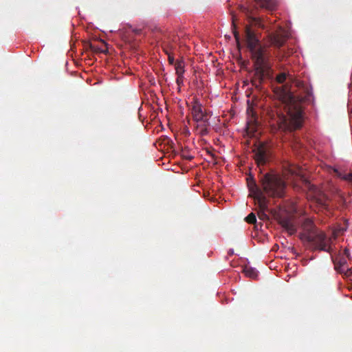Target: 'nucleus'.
<instances>
[{
	"mask_svg": "<svg viewBox=\"0 0 352 352\" xmlns=\"http://www.w3.org/2000/svg\"><path fill=\"white\" fill-rule=\"evenodd\" d=\"M280 107L276 109L272 125L283 131H293L302 126L303 112L302 98L296 97L287 87H280L275 89Z\"/></svg>",
	"mask_w": 352,
	"mask_h": 352,
	"instance_id": "obj_1",
	"label": "nucleus"
},
{
	"mask_svg": "<svg viewBox=\"0 0 352 352\" xmlns=\"http://www.w3.org/2000/svg\"><path fill=\"white\" fill-rule=\"evenodd\" d=\"M245 38L254 63V73L252 78V85L259 88L264 79L270 75V66L266 49L262 46L255 34L250 28L245 29Z\"/></svg>",
	"mask_w": 352,
	"mask_h": 352,
	"instance_id": "obj_2",
	"label": "nucleus"
},
{
	"mask_svg": "<svg viewBox=\"0 0 352 352\" xmlns=\"http://www.w3.org/2000/svg\"><path fill=\"white\" fill-rule=\"evenodd\" d=\"M245 38L254 63V73L252 78V85L259 88L264 79L270 75V66L266 49L262 46L255 34L250 28L245 29Z\"/></svg>",
	"mask_w": 352,
	"mask_h": 352,
	"instance_id": "obj_3",
	"label": "nucleus"
},
{
	"mask_svg": "<svg viewBox=\"0 0 352 352\" xmlns=\"http://www.w3.org/2000/svg\"><path fill=\"white\" fill-rule=\"evenodd\" d=\"M301 228L303 230L300 234L301 240L312 243L317 250L330 252L331 239L327 238L323 232L318 230L311 219H305Z\"/></svg>",
	"mask_w": 352,
	"mask_h": 352,
	"instance_id": "obj_4",
	"label": "nucleus"
},
{
	"mask_svg": "<svg viewBox=\"0 0 352 352\" xmlns=\"http://www.w3.org/2000/svg\"><path fill=\"white\" fill-rule=\"evenodd\" d=\"M263 195L272 197L281 198L285 194L286 183L275 173H267L261 178Z\"/></svg>",
	"mask_w": 352,
	"mask_h": 352,
	"instance_id": "obj_5",
	"label": "nucleus"
},
{
	"mask_svg": "<svg viewBox=\"0 0 352 352\" xmlns=\"http://www.w3.org/2000/svg\"><path fill=\"white\" fill-rule=\"evenodd\" d=\"M250 190L251 191V197L254 198L259 208L258 212L259 219L261 220L267 219L268 217L266 212L269 211L268 200L265 195H263L261 189L259 188L255 183L253 184V186H250Z\"/></svg>",
	"mask_w": 352,
	"mask_h": 352,
	"instance_id": "obj_6",
	"label": "nucleus"
},
{
	"mask_svg": "<svg viewBox=\"0 0 352 352\" xmlns=\"http://www.w3.org/2000/svg\"><path fill=\"white\" fill-rule=\"evenodd\" d=\"M309 192L308 197L312 199L320 210H328V199L327 196L319 190L315 186L307 184Z\"/></svg>",
	"mask_w": 352,
	"mask_h": 352,
	"instance_id": "obj_7",
	"label": "nucleus"
},
{
	"mask_svg": "<svg viewBox=\"0 0 352 352\" xmlns=\"http://www.w3.org/2000/svg\"><path fill=\"white\" fill-rule=\"evenodd\" d=\"M190 111L195 122L206 123L208 120L206 113L203 111L202 105L197 98H194L192 102Z\"/></svg>",
	"mask_w": 352,
	"mask_h": 352,
	"instance_id": "obj_8",
	"label": "nucleus"
},
{
	"mask_svg": "<svg viewBox=\"0 0 352 352\" xmlns=\"http://www.w3.org/2000/svg\"><path fill=\"white\" fill-rule=\"evenodd\" d=\"M287 38V33L283 29H280L278 31L270 35L271 45L278 48H280L285 44Z\"/></svg>",
	"mask_w": 352,
	"mask_h": 352,
	"instance_id": "obj_9",
	"label": "nucleus"
},
{
	"mask_svg": "<svg viewBox=\"0 0 352 352\" xmlns=\"http://www.w3.org/2000/svg\"><path fill=\"white\" fill-rule=\"evenodd\" d=\"M278 223L289 235H292L296 232V227L289 217H280L278 218Z\"/></svg>",
	"mask_w": 352,
	"mask_h": 352,
	"instance_id": "obj_10",
	"label": "nucleus"
},
{
	"mask_svg": "<svg viewBox=\"0 0 352 352\" xmlns=\"http://www.w3.org/2000/svg\"><path fill=\"white\" fill-rule=\"evenodd\" d=\"M254 159L258 166L264 165L267 161V154L263 147L258 148L254 155Z\"/></svg>",
	"mask_w": 352,
	"mask_h": 352,
	"instance_id": "obj_11",
	"label": "nucleus"
},
{
	"mask_svg": "<svg viewBox=\"0 0 352 352\" xmlns=\"http://www.w3.org/2000/svg\"><path fill=\"white\" fill-rule=\"evenodd\" d=\"M257 6L262 8L272 10L276 7V1L275 0H254Z\"/></svg>",
	"mask_w": 352,
	"mask_h": 352,
	"instance_id": "obj_12",
	"label": "nucleus"
},
{
	"mask_svg": "<svg viewBox=\"0 0 352 352\" xmlns=\"http://www.w3.org/2000/svg\"><path fill=\"white\" fill-rule=\"evenodd\" d=\"M177 41V37L174 36L172 39V41H168L164 43L163 46V50L166 55L173 54V52L175 49V43Z\"/></svg>",
	"mask_w": 352,
	"mask_h": 352,
	"instance_id": "obj_13",
	"label": "nucleus"
},
{
	"mask_svg": "<svg viewBox=\"0 0 352 352\" xmlns=\"http://www.w3.org/2000/svg\"><path fill=\"white\" fill-rule=\"evenodd\" d=\"M335 270L340 274H342L346 267V262L344 258L340 259L339 261H334Z\"/></svg>",
	"mask_w": 352,
	"mask_h": 352,
	"instance_id": "obj_14",
	"label": "nucleus"
},
{
	"mask_svg": "<svg viewBox=\"0 0 352 352\" xmlns=\"http://www.w3.org/2000/svg\"><path fill=\"white\" fill-rule=\"evenodd\" d=\"M185 63L183 60H177L175 63V69L177 75H183L185 69Z\"/></svg>",
	"mask_w": 352,
	"mask_h": 352,
	"instance_id": "obj_15",
	"label": "nucleus"
},
{
	"mask_svg": "<svg viewBox=\"0 0 352 352\" xmlns=\"http://www.w3.org/2000/svg\"><path fill=\"white\" fill-rule=\"evenodd\" d=\"M243 272L246 276L251 278H255L258 276V272L254 268L249 266H245Z\"/></svg>",
	"mask_w": 352,
	"mask_h": 352,
	"instance_id": "obj_16",
	"label": "nucleus"
},
{
	"mask_svg": "<svg viewBox=\"0 0 352 352\" xmlns=\"http://www.w3.org/2000/svg\"><path fill=\"white\" fill-rule=\"evenodd\" d=\"M209 126V122L207 120V122H201L200 124L197 125V129H200L199 134L201 136L206 135L208 133V126Z\"/></svg>",
	"mask_w": 352,
	"mask_h": 352,
	"instance_id": "obj_17",
	"label": "nucleus"
},
{
	"mask_svg": "<svg viewBox=\"0 0 352 352\" xmlns=\"http://www.w3.org/2000/svg\"><path fill=\"white\" fill-rule=\"evenodd\" d=\"M288 171L292 175H296V176L300 175V170L298 167H297L296 166H291L289 168Z\"/></svg>",
	"mask_w": 352,
	"mask_h": 352,
	"instance_id": "obj_18",
	"label": "nucleus"
},
{
	"mask_svg": "<svg viewBox=\"0 0 352 352\" xmlns=\"http://www.w3.org/2000/svg\"><path fill=\"white\" fill-rule=\"evenodd\" d=\"M245 221L248 223H255L256 222V215L253 212H251L245 217Z\"/></svg>",
	"mask_w": 352,
	"mask_h": 352,
	"instance_id": "obj_19",
	"label": "nucleus"
},
{
	"mask_svg": "<svg viewBox=\"0 0 352 352\" xmlns=\"http://www.w3.org/2000/svg\"><path fill=\"white\" fill-rule=\"evenodd\" d=\"M287 78V74L285 73H280L279 74L276 79V81L278 82V83H283L285 81Z\"/></svg>",
	"mask_w": 352,
	"mask_h": 352,
	"instance_id": "obj_20",
	"label": "nucleus"
},
{
	"mask_svg": "<svg viewBox=\"0 0 352 352\" xmlns=\"http://www.w3.org/2000/svg\"><path fill=\"white\" fill-rule=\"evenodd\" d=\"M89 48L93 52L100 53V52H104V50L100 49L98 47H96L92 43L89 44Z\"/></svg>",
	"mask_w": 352,
	"mask_h": 352,
	"instance_id": "obj_21",
	"label": "nucleus"
},
{
	"mask_svg": "<svg viewBox=\"0 0 352 352\" xmlns=\"http://www.w3.org/2000/svg\"><path fill=\"white\" fill-rule=\"evenodd\" d=\"M342 274H344V275L346 277L352 276V269H350L346 266L344 272Z\"/></svg>",
	"mask_w": 352,
	"mask_h": 352,
	"instance_id": "obj_22",
	"label": "nucleus"
},
{
	"mask_svg": "<svg viewBox=\"0 0 352 352\" xmlns=\"http://www.w3.org/2000/svg\"><path fill=\"white\" fill-rule=\"evenodd\" d=\"M168 60L170 65H174L175 63V58L173 54H168Z\"/></svg>",
	"mask_w": 352,
	"mask_h": 352,
	"instance_id": "obj_23",
	"label": "nucleus"
},
{
	"mask_svg": "<svg viewBox=\"0 0 352 352\" xmlns=\"http://www.w3.org/2000/svg\"><path fill=\"white\" fill-rule=\"evenodd\" d=\"M177 78L176 79L177 84L179 86L183 82L184 76L183 75H177Z\"/></svg>",
	"mask_w": 352,
	"mask_h": 352,
	"instance_id": "obj_24",
	"label": "nucleus"
},
{
	"mask_svg": "<svg viewBox=\"0 0 352 352\" xmlns=\"http://www.w3.org/2000/svg\"><path fill=\"white\" fill-rule=\"evenodd\" d=\"M343 179H345V180L349 181V182H352V172H351V173H349L346 174V175L343 177Z\"/></svg>",
	"mask_w": 352,
	"mask_h": 352,
	"instance_id": "obj_25",
	"label": "nucleus"
},
{
	"mask_svg": "<svg viewBox=\"0 0 352 352\" xmlns=\"http://www.w3.org/2000/svg\"><path fill=\"white\" fill-rule=\"evenodd\" d=\"M133 32L135 34H140L141 32H142V30L141 29H134L133 30Z\"/></svg>",
	"mask_w": 352,
	"mask_h": 352,
	"instance_id": "obj_26",
	"label": "nucleus"
},
{
	"mask_svg": "<svg viewBox=\"0 0 352 352\" xmlns=\"http://www.w3.org/2000/svg\"><path fill=\"white\" fill-rule=\"evenodd\" d=\"M228 254L230 256L233 255L234 254V250H232V249L229 250Z\"/></svg>",
	"mask_w": 352,
	"mask_h": 352,
	"instance_id": "obj_27",
	"label": "nucleus"
},
{
	"mask_svg": "<svg viewBox=\"0 0 352 352\" xmlns=\"http://www.w3.org/2000/svg\"><path fill=\"white\" fill-rule=\"evenodd\" d=\"M234 37H235L236 40L238 41L239 36V34L236 32H234Z\"/></svg>",
	"mask_w": 352,
	"mask_h": 352,
	"instance_id": "obj_28",
	"label": "nucleus"
},
{
	"mask_svg": "<svg viewBox=\"0 0 352 352\" xmlns=\"http://www.w3.org/2000/svg\"><path fill=\"white\" fill-rule=\"evenodd\" d=\"M186 159H188V160H192V157H191V156H188V157H186Z\"/></svg>",
	"mask_w": 352,
	"mask_h": 352,
	"instance_id": "obj_29",
	"label": "nucleus"
},
{
	"mask_svg": "<svg viewBox=\"0 0 352 352\" xmlns=\"http://www.w3.org/2000/svg\"><path fill=\"white\" fill-rule=\"evenodd\" d=\"M243 10H244V11H245V12H246V11H247V12L248 11V9H247V8H243Z\"/></svg>",
	"mask_w": 352,
	"mask_h": 352,
	"instance_id": "obj_30",
	"label": "nucleus"
}]
</instances>
